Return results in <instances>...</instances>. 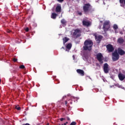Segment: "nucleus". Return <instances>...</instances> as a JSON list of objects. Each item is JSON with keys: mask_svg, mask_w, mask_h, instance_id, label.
Wrapping results in <instances>:
<instances>
[{"mask_svg": "<svg viewBox=\"0 0 125 125\" xmlns=\"http://www.w3.org/2000/svg\"><path fill=\"white\" fill-rule=\"evenodd\" d=\"M93 45V42L90 39L86 40L84 42V45L83 46V50H88V51H91L92 46Z\"/></svg>", "mask_w": 125, "mask_h": 125, "instance_id": "obj_1", "label": "nucleus"}, {"mask_svg": "<svg viewBox=\"0 0 125 125\" xmlns=\"http://www.w3.org/2000/svg\"><path fill=\"white\" fill-rule=\"evenodd\" d=\"M111 28V24H110L109 21H105L104 22L103 29L104 31L106 33Z\"/></svg>", "mask_w": 125, "mask_h": 125, "instance_id": "obj_2", "label": "nucleus"}, {"mask_svg": "<svg viewBox=\"0 0 125 125\" xmlns=\"http://www.w3.org/2000/svg\"><path fill=\"white\" fill-rule=\"evenodd\" d=\"M91 8V5L90 3H88L87 4H85L83 6V11L85 14H88V12H89L90 9Z\"/></svg>", "mask_w": 125, "mask_h": 125, "instance_id": "obj_3", "label": "nucleus"}, {"mask_svg": "<svg viewBox=\"0 0 125 125\" xmlns=\"http://www.w3.org/2000/svg\"><path fill=\"white\" fill-rule=\"evenodd\" d=\"M120 59V55H119L117 51L112 53V60L113 61H118V60Z\"/></svg>", "mask_w": 125, "mask_h": 125, "instance_id": "obj_4", "label": "nucleus"}, {"mask_svg": "<svg viewBox=\"0 0 125 125\" xmlns=\"http://www.w3.org/2000/svg\"><path fill=\"white\" fill-rule=\"evenodd\" d=\"M96 58L100 64H103V55L101 53H99L97 54Z\"/></svg>", "mask_w": 125, "mask_h": 125, "instance_id": "obj_5", "label": "nucleus"}, {"mask_svg": "<svg viewBox=\"0 0 125 125\" xmlns=\"http://www.w3.org/2000/svg\"><path fill=\"white\" fill-rule=\"evenodd\" d=\"M81 30L79 29H76L74 30V32L73 33V36H76V38H79L80 37H81Z\"/></svg>", "mask_w": 125, "mask_h": 125, "instance_id": "obj_6", "label": "nucleus"}, {"mask_svg": "<svg viewBox=\"0 0 125 125\" xmlns=\"http://www.w3.org/2000/svg\"><path fill=\"white\" fill-rule=\"evenodd\" d=\"M104 72L105 74H108L109 73V71H110V68H109V64L108 63H105L104 64Z\"/></svg>", "mask_w": 125, "mask_h": 125, "instance_id": "obj_7", "label": "nucleus"}, {"mask_svg": "<svg viewBox=\"0 0 125 125\" xmlns=\"http://www.w3.org/2000/svg\"><path fill=\"white\" fill-rule=\"evenodd\" d=\"M94 36H95V40L97 43H100V42H101V41H102V39H103V36L101 35L97 36V35L96 34H94Z\"/></svg>", "mask_w": 125, "mask_h": 125, "instance_id": "obj_8", "label": "nucleus"}, {"mask_svg": "<svg viewBox=\"0 0 125 125\" xmlns=\"http://www.w3.org/2000/svg\"><path fill=\"white\" fill-rule=\"evenodd\" d=\"M106 49L108 51V52H113L114 50V47L113 46V45L111 44H108L106 45Z\"/></svg>", "mask_w": 125, "mask_h": 125, "instance_id": "obj_9", "label": "nucleus"}, {"mask_svg": "<svg viewBox=\"0 0 125 125\" xmlns=\"http://www.w3.org/2000/svg\"><path fill=\"white\" fill-rule=\"evenodd\" d=\"M117 53H118L119 55L123 56V55H125V51L124 50H123L122 48H118Z\"/></svg>", "mask_w": 125, "mask_h": 125, "instance_id": "obj_10", "label": "nucleus"}, {"mask_svg": "<svg viewBox=\"0 0 125 125\" xmlns=\"http://www.w3.org/2000/svg\"><path fill=\"white\" fill-rule=\"evenodd\" d=\"M118 78L120 81H124L125 79V74L120 73L118 74Z\"/></svg>", "mask_w": 125, "mask_h": 125, "instance_id": "obj_11", "label": "nucleus"}, {"mask_svg": "<svg viewBox=\"0 0 125 125\" xmlns=\"http://www.w3.org/2000/svg\"><path fill=\"white\" fill-rule=\"evenodd\" d=\"M76 72L78 73V74L81 75L82 77H83V76H84V71L82 69H77Z\"/></svg>", "mask_w": 125, "mask_h": 125, "instance_id": "obj_12", "label": "nucleus"}, {"mask_svg": "<svg viewBox=\"0 0 125 125\" xmlns=\"http://www.w3.org/2000/svg\"><path fill=\"white\" fill-rule=\"evenodd\" d=\"M83 26H86V27H88L90 26V22H89V21H83Z\"/></svg>", "mask_w": 125, "mask_h": 125, "instance_id": "obj_13", "label": "nucleus"}, {"mask_svg": "<svg viewBox=\"0 0 125 125\" xmlns=\"http://www.w3.org/2000/svg\"><path fill=\"white\" fill-rule=\"evenodd\" d=\"M56 12H57V13L61 12V5L57 6V7H56Z\"/></svg>", "mask_w": 125, "mask_h": 125, "instance_id": "obj_14", "label": "nucleus"}, {"mask_svg": "<svg viewBox=\"0 0 125 125\" xmlns=\"http://www.w3.org/2000/svg\"><path fill=\"white\" fill-rule=\"evenodd\" d=\"M66 49H65V51H68L67 49H68V50H70V49L72 48V43H69L66 45Z\"/></svg>", "mask_w": 125, "mask_h": 125, "instance_id": "obj_15", "label": "nucleus"}, {"mask_svg": "<svg viewBox=\"0 0 125 125\" xmlns=\"http://www.w3.org/2000/svg\"><path fill=\"white\" fill-rule=\"evenodd\" d=\"M58 16V15L57 14L52 13L51 15V18H52V19H56V17H57Z\"/></svg>", "mask_w": 125, "mask_h": 125, "instance_id": "obj_16", "label": "nucleus"}, {"mask_svg": "<svg viewBox=\"0 0 125 125\" xmlns=\"http://www.w3.org/2000/svg\"><path fill=\"white\" fill-rule=\"evenodd\" d=\"M117 42H118V43H124L125 40L123 38H120L118 39Z\"/></svg>", "mask_w": 125, "mask_h": 125, "instance_id": "obj_17", "label": "nucleus"}, {"mask_svg": "<svg viewBox=\"0 0 125 125\" xmlns=\"http://www.w3.org/2000/svg\"><path fill=\"white\" fill-rule=\"evenodd\" d=\"M70 39L67 37H64L62 39L63 42V43H66L68 41H69Z\"/></svg>", "mask_w": 125, "mask_h": 125, "instance_id": "obj_18", "label": "nucleus"}, {"mask_svg": "<svg viewBox=\"0 0 125 125\" xmlns=\"http://www.w3.org/2000/svg\"><path fill=\"white\" fill-rule=\"evenodd\" d=\"M118 25L117 24H114L113 25V29L114 31H116V30H118Z\"/></svg>", "mask_w": 125, "mask_h": 125, "instance_id": "obj_19", "label": "nucleus"}, {"mask_svg": "<svg viewBox=\"0 0 125 125\" xmlns=\"http://www.w3.org/2000/svg\"><path fill=\"white\" fill-rule=\"evenodd\" d=\"M61 22L62 25H65V24H66V21H65L64 19H62Z\"/></svg>", "mask_w": 125, "mask_h": 125, "instance_id": "obj_20", "label": "nucleus"}, {"mask_svg": "<svg viewBox=\"0 0 125 125\" xmlns=\"http://www.w3.org/2000/svg\"><path fill=\"white\" fill-rule=\"evenodd\" d=\"M15 109H16L17 110H18V111L21 110V107L20 106H15Z\"/></svg>", "mask_w": 125, "mask_h": 125, "instance_id": "obj_21", "label": "nucleus"}, {"mask_svg": "<svg viewBox=\"0 0 125 125\" xmlns=\"http://www.w3.org/2000/svg\"><path fill=\"white\" fill-rule=\"evenodd\" d=\"M120 3H121L122 4H125V0H119Z\"/></svg>", "mask_w": 125, "mask_h": 125, "instance_id": "obj_22", "label": "nucleus"}, {"mask_svg": "<svg viewBox=\"0 0 125 125\" xmlns=\"http://www.w3.org/2000/svg\"><path fill=\"white\" fill-rule=\"evenodd\" d=\"M20 69H25V65H21L20 66Z\"/></svg>", "mask_w": 125, "mask_h": 125, "instance_id": "obj_23", "label": "nucleus"}, {"mask_svg": "<svg viewBox=\"0 0 125 125\" xmlns=\"http://www.w3.org/2000/svg\"><path fill=\"white\" fill-rule=\"evenodd\" d=\"M77 125V123H76V122H72L70 125Z\"/></svg>", "mask_w": 125, "mask_h": 125, "instance_id": "obj_24", "label": "nucleus"}, {"mask_svg": "<svg viewBox=\"0 0 125 125\" xmlns=\"http://www.w3.org/2000/svg\"><path fill=\"white\" fill-rule=\"evenodd\" d=\"M57 0L59 2H63V1H64V0Z\"/></svg>", "mask_w": 125, "mask_h": 125, "instance_id": "obj_25", "label": "nucleus"}, {"mask_svg": "<svg viewBox=\"0 0 125 125\" xmlns=\"http://www.w3.org/2000/svg\"><path fill=\"white\" fill-rule=\"evenodd\" d=\"M25 32H29V28L27 27L25 29Z\"/></svg>", "mask_w": 125, "mask_h": 125, "instance_id": "obj_26", "label": "nucleus"}, {"mask_svg": "<svg viewBox=\"0 0 125 125\" xmlns=\"http://www.w3.org/2000/svg\"><path fill=\"white\" fill-rule=\"evenodd\" d=\"M60 120L61 122H63V120H65V118H60Z\"/></svg>", "mask_w": 125, "mask_h": 125, "instance_id": "obj_27", "label": "nucleus"}, {"mask_svg": "<svg viewBox=\"0 0 125 125\" xmlns=\"http://www.w3.org/2000/svg\"><path fill=\"white\" fill-rule=\"evenodd\" d=\"M78 15H80V16H82V15H83V13H82V12H79Z\"/></svg>", "mask_w": 125, "mask_h": 125, "instance_id": "obj_28", "label": "nucleus"}, {"mask_svg": "<svg viewBox=\"0 0 125 125\" xmlns=\"http://www.w3.org/2000/svg\"><path fill=\"white\" fill-rule=\"evenodd\" d=\"M13 61H14V62H17V59H13Z\"/></svg>", "mask_w": 125, "mask_h": 125, "instance_id": "obj_29", "label": "nucleus"}, {"mask_svg": "<svg viewBox=\"0 0 125 125\" xmlns=\"http://www.w3.org/2000/svg\"><path fill=\"white\" fill-rule=\"evenodd\" d=\"M72 57H73V60H75V55H73L72 56Z\"/></svg>", "mask_w": 125, "mask_h": 125, "instance_id": "obj_30", "label": "nucleus"}, {"mask_svg": "<svg viewBox=\"0 0 125 125\" xmlns=\"http://www.w3.org/2000/svg\"><path fill=\"white\" fill-rule=\"evenodd\" d=\"M67 103H68L67 102V101H65V104L66 105H67Z\"/></svg>", "mask_w": 125, "mask_h": 125, "instance_id": "obj_31", "label": "nucleus"}, {"mask_svg": "<svg viewBox=\"0 0 125 125\" xmlns=\"http://www.w3.org/2000/svg\"><path fill=\"white\" fill-rule=\"evenodd\" d=\"M67 121H70V118H69V117H67Z\"/></svg>", "mask_w": 125, "mask_h": 125, "instance_id": "obj_32", "label": "nucleus"}, {"mask_svg": "<svg viewBox=\"0 0 125 125\" xmlns=\"http://www.w3.org/2000/svg\"><path fill=\"white\" fill-rule=\"evenodd\" d=\"M68 124V122H66L65 123H64L63 125H66Z\"/></svg>", "mask_w": 125, "mask_h": 125, "instance_id": "obj_33", "label": "nucleus"}, {"mask_svg": "<svg viewBox=\"0 0 125 125\" xmlns=\"http://www.w3.org/2000/svg\"><path fill=\"white\" fill-rule=\"evenodd\" d=\"M96 66H100V65L99 64H98V63H97V64H96Z\"/></svg>", "mask_w": 125, "mask_h": 125, "instance_id": "obj_34", "label": "nucleus"}, {"mask_svg": "<svg viewBox=\"0 0 125 125\" xmlns=\"http://www.w3.org/2000/svg\"><path fill=\"white\" fill-rule=\"evenodd\" d=\"M7 32H8V33H10L11 32V31L8 30Z\"/></svg>", "mask_w": 125, "mask_h": 125, "instance_id": "obj_35", "label": "nucleus"}, {"mask_svg": "<svg viewBox=\"0 0 125 125\" xmlns=\"http://www.w3.org/2000/svg\"><path fill=\"white\" fill-rule=\"evenodd\" d=\"M120 34H121V35H123V32H120Z\"/></svg>", "mask_w": 125, "mask_h": 125, "instance_id": "obj_36", "label": "nucleus"}, {"mask_svg": "<svg viewBox=\"0 0 125 125\" xmlns=\"http://www.w3.org/2000/svg\"><path fill=\"white\" fill-rule=\"evenodd\" d=\"M62 48H63V49H65V48H64V47H62Z\"/></svg>", "mask_w": 125, "mask_h": 125, "instance_id": "obj_37", "label": "nucleus"}, {"mask_svg": "<svg viewBox=\"0 0 125 125\" xmlns=\"http://www.w3.org/2000/svg\"><path fill=\"white\" fill-rule=\"evenodd\" d=\"M46 125H49V124L48 123V124H46Z\"/></svg>", "mask_w": 125, "mask_h": 125, "instance_id": "obj_38", "label": "nucleus"}, {"mask_svg": "<svg viewBox=\"0 0 125 125\" xmlns=\"http://www.w3.org/2000/svg\"><path fill=\"white\" fill-rule=\"evenodd\" d=\"M72 102H70V104H72Z\"/></svg>", "mask_w": 125, "mask_h": 125, "instance_id": "obj_39", "label": "nucleus"}, {"mask_svg": "<svg viewBox=\"0 0 125 125\" xmlns=\"http://www.w3.org/2000/svg\"><path fill=\"white\" fill-rule=\"evenodd\" d=\"M62 125H64V124L63 125V124H62Z\"/></svg>", "mask_w": 125, "mask_h": 125, "instance_id": "obj_40", "label": "nucleus"}]
</instances>
